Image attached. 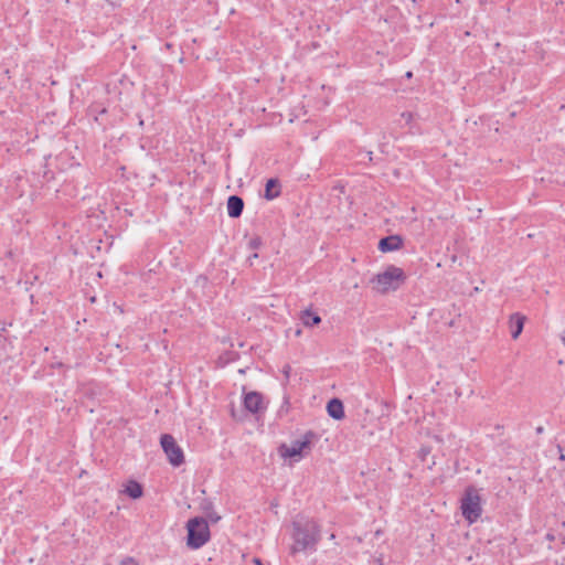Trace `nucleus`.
I'll list each match as a JSON object with an SVG mask.
<instances>
[{"mask_svg":"<svg viewBox=\"0 0 565 565\" xmlns=\"http://www.w3.org/2000/svg\"><path fill=\"white\" fill-rule=\"evenodd\" d=\"M291 526L294 544L290 547V554L315 553L321 541V525L318 521L312 518L300 516L292 521Z\"/></svg>","mask_w":565,"mask_h":565,"instance_id":"1","label":"nucleus"},{"mask_svg":"<svg viewBox=\"0 0 565 565\" xmlns=\"http://www.w3.org/2000/svg\"><path fill=\"white\" fill-rule=\"evenodd\" d=\"M406 274L399 267L387 266L383 271L376 274L372 279V288L380 294L395 291L406 281Z\"/></svg>","mask_w":565,"mask_h":565,"instance_id":"2","label":"nucleus"},{"mask_svg":"<svg viewBox=\"0 0 565 565\" xmlns=\"http://www.w3.org/2000/svg\"><path fill=\"white\" fill-rule=\"evenodd\" d=\"M460 510L463 519L472 524L478 521L482 514V499L478 489L473 484L466 487L460 499Z\"/></svg>","mask_w":565,"mask_h":565,"instance_id":"3","label":"nucleus"},{"mask_svg":"<svg viewBox=\"0 0 565 565\" xmlns=\"http://www.w3.org/2000/svg\"><path fill=\"white\" fill-rule=\"evenodd\" d=\"M186 546L199 550L211 539L209 523L203 516H194L186 522Z\"/></svg>","mask_w":565,"mask_h":565,"instance_id":"4","label":"nucleus"},{"mask_svg":"<svg viewBox=\"0 0 565 565\" xmlns=\"http://www.w3.org/2000/svg\"><path fill=\"white\" fill-rule=\"evenodd\" d=\"M315 439H318V435L312 430H308L303 434V436L300 439L291 441L290 446H288L287 444H281L277 449L278 454L280 457L285 459H301L311 449Z\"/></svg>","mask_w":565,"mask_h":565,"instance_id":"5","label":"nucleus"},{"mask_svg":"<svg viewBox=\"0 0 565 565\" xmlns=\"http://www.w3.org/2000/svg\"><path fill=\"white\" fill-rule=\"evenodd\" d=\"M160 445L171 466L180 467L184 463V452L172 435L162 434L160 437Z\"/></svg>","mask_w":565,"mask_h":565,"instance_id":"6","label":"nucleus"},{"mask_svg":"<svg viewBox=\"0 0 565 565\" xmlns=\"http://www.w3.org/2000/svg\"><path fill=\"white\" fill-rule=\"evenodd\" d=\"M243 405L244 408L252 414H258L266 409L263 394L256 391L244 393Z\"/></svg>","mask_w":565,"mask_h":565,"instance_id":"7","label":"nucleus"},{"mask_svg":"<svg viewBox=\"0 0 565 565\" xmlns=\"http://www.w3.org/2000/svg\"><path fill=\"white\" fill-rule=\"evenodd\" d=\"M244 200L236 195H230L226 203L227 215L231 218H238L244 211Z\"/></svg>","mask_w":565,"mask_h":565,"instance_id":"8","label":"nucleus"},{"mask_svg":"<svg viewBox=\"0 0 565 565\" xmlns=\"http://www.w3.org/2000/svg\"><path fill=\"white\" fill-rule=\"evenodd\" d=\"M326 409L328 415L335 420H342L345 417L344 404L338 397L329 399Z\"/></svg>","mask_w":565,"mask_h":565,"instance_id":"9","label":"nucleus"},{"mask_svg":"<svg viewBox=\"0 0 565 565\" xmlns=\"http://www.w3.org/2000/svg\"><path fill=\"white\" fill-rule=\"evenodd\" d=\"M525 316L520 312H514L510 316L509 322L511 327V337L512 339H518L523 331L525 323Z\"/></svg>","mask_w":565,"mask_h":565,"instance_id":"10","label":"nucleus"},{"mask_svg":"<svg viewBox=\"0 0 565 565\" xmlns=\"http://www.w3.org/2000/svg\"><path fill=\"white\" fill-rule=\"evenodd\" d=\"M280 182L276 178L268 179L265 184L264 198L268 201L278 198L281 193Z\"/></svg>","mask_w":565,"mask_h":565,"instance_id":"11","label":"nucleus"},{"mask_svg":"<svg viewBox=\"0 0 565 565\" xmlns=\"http://www.w3.org/2000/svg\"><path fill=\"white\" fill-rule=\"evenodd\" d=\"M124 492L132 500L140 499L143 495V487L140 482L136 480H129L126 486Z\"/></svg>","mask_w":565,"mask_h":565,"instance_id":"12","label":"nucleus"},{"mask_svg":"<svg viewBox=\"0 0 565 565\" xmlns=\"http://www.w3.org/2000/svg\"><path fill=\"white\" fill-rule=\"evenodd\" d=\"M300 319L305 327H310V328L318 326L321 322V317L317 312H315L310 309L303 310Z\"/></svg>","mask_w":565,"mask_h":565,"instance_id":"13","label":"nucleus"},{"mask_svg":"<svg viewBox=\"0 0 565 565\" xmlns=\"http://www.w3.org/2000/svg\"><path fill=\"white\" fill-rule=\"evenodd\" d=\"M403 238L399 235H390L382 237L377 242V247H402Z\"/></svg>","mask_w":565,"mask_h":565,"instance_id":"14","label":"nucleus"},{"mask_svg":"<svg viewBox=\"0 0 565 565\" xmlns=\"http://www.w3.org/2000/svg\"><path fill=\"white\" fill-rule=\"evenodd\" d=\"M200 509L205 513H210L213 509H214V505H213V502L209 499H204L201 504H200Z\"/></svg>","mask_w":565,"mask_h":565,"instance_id":"15","label":"nucleus"},{"mask_svg":"<svg viewBox=\"0 0 565 565\" xmlns=\"http://www.w3.org/2000/svg\"><path fill=\"white\" fill-rule=\"evenodd\" d=\"M431 451V447L429 446H422L417 452V457L422 460V461H425L427 456L430 454Z\"/></svg>","mask_w":565,"mask_h":565,"instance_id":"16","label":"nucleus"},{"mask_svg":"<svg viewBox=\"0 0 565 565\" xmlns=\"http://www.w3.org/2000/svg\"><path fill=\"white\" fill-rule=\"evenodd\" d=\"M120 565H139V564L135 557L126 556L121 559Z\"/></svg>","mask_w":565,"mask_h":565,"instance_id":"17","label":"nucleus"},{"mask_svg":"<svg viewBox=\"0 0 565 565\" xmlns=\"http://www.w3.org/2000/svg\"><path fill=\"white\" fill-rule=\"evenodd\" d=\"M206 516L212 523H216L221 520V516L214 511V509L207 513Z\"/></svg>","mask_w":565,"mask_h":565,"instance_id":"18","label":"nucleus"},{"mask_svg":"<svg viewBox=\"0 0 565 565\" xmlns=\"http://www.w3.org/2000/svg\"><path fill=\"white\" fill-rule=\"evenodd\" d=\"M260 244H262L260 238L255 237L249 241L248 247H259Z\"/></svg>","mask_w":565,"mask_h":565,"instance_id":"19","label":"nucleus"},{"mask_svg":"<svg viewBox=\"0 0 565 565\" xmlns=\"http://www.w3.org/2000/svg\"><path fill=\"white\" fill-rule=\"evenodd\" d=\"M402 118H404L406 122H411L414 118V115L411 111H404L402 113Z\"/></svg>","mask_w":565,"mask_h":565,"instance_id":"20","label":"nucleus"},{"mask_svg":"<svg viewBox=\"0 0 565 565\" xmlns=\"http://www.w3.org/2000/svg\"><path fill=\"white\" fill-rule=\"evenodd\" d=\"M290 372H291V367H290V365H288V364H287V365H285V366H284V369H282V373H284V375L286 376V379H287V380H288V379H289V376H290Z\"/></svg>","mask_w":565,"mask_h":565,"instance_id":"21","label":"nucleus"},{"mask_svg":"<svg viewBox=\"0 0 565 565\" xmlns=\"http://www.w3.org/2000/svg\"><path fill=\"white\" fill-rule=\"evenodd\" d=\"M255 258H258V254L257 253H254L253 255L247 256V262L249 263L250 266L254 265L253 259H255Z\"/></svg>","mask_w":565,"mask_h":565,"instance_id":"22","label":"nucleus"},{"mask_svg":"<svg viewBox=\"0 0 565 565\" xmlns=\"http://www.w3.org/2000/svg\"><path fill=\"white\" fill-rule=\"evenodd\" d=\"M545 539L550 542L555 540V535L551 532L546 533Z\"/></svg>","mask_w":565,"mask_h":565,"instance_id":"23","label":"nucleus"},{"mask_svg":"<svg viewBox=\"0 0 565 565\" xmlns=\"http://www.w3.org/2000/svg\"><path fill=\"white\" fill-rule=\"evenodd\" d=\"M366 157H367V160L371 162L373 160V152L372 151H367L366 152Z\"/></svg>","mask_w":565,"mask_h":565,"instance_id":"24","label":"nucleus"},{"mask_svg":"<svg viewBox=\"0 0 565 565\" xmlns=\"http://www.w3.org/2000/svg\"><path fill=\"white\" fill-rule=\"evenodd\" d=\"M311 47H312L313 50H317L318 47H320V44H319L318 42H312V43H311Z\"/></svg>","mask_w":565,"mask_h":565,"instance_id":"25","label":"nucleus"},{"mask_svg":"<svg viewBox=\"0 0 565 565\" xmlns=\"http://www.w3.org/2000/svg\"><path fill=\"white\" fill-rule=\"evenodd\" d=\"M231 415H232L233 418H236V413H235L234 405H232Z\"/></svg>","mask_w":565,"mask_h":565,"instance_id":"26","label":"nucleus"},{"mask_svg":"<svg viewBox=\"0 0 565 565\" xmlns=\"http://www.w3.org/2000/svg\"><path fill=\"white\" fill-rule=\"evenodd\" d=\"M254 563H255L256 565H264V564L262 563V561H260L259 558H257V557H255V558H254Z\"/></svg>","mask_w":565,"mask_h":565,"instance_id":"27","label":"nucleus"},{"mask_svg":"<svg viewBox=\"0 0 565 565\" xmlns=\"http://www.w3.org/2000/svg\"><path fill=\"white\" fill-rule=\"evenodd\" d=\"M405 76H406L407 78H412V76H413V72H411V71L406 72Z\"/></svg>","mask_w":565,"mask_h":565,"instance_id":"28","label":"nucleus"},{"mask_svg":"<svg viewBox=\"0 0 565 565\" xmlns=\"http://www.w3.org/2000/svg\"><path fill=\"white\" fill-rule=\"evenodd\" d=\"M543 430H544V428H543L542 426H540V427H537V428H536V433H537V434H542V433H543Z\"/></svg>","mask_w":565,"mask_h":565,"instance_id":"29","label":"nucleus"},{"mask_svg":"<svg viewBox=\"0 0 565 565\" xmlns=\"http://www.w3.org/2000/svg\"><path fill=\"white\" fill-rule=\"evenodd\" d=\"M380 250L383 252V253H387V252H392L393 249L383 248V249H380Z\"/></svg>","mask_w":565,"mask_h":565,"instance_id":"30","label":"nucleus"},{"mask_svg":"<svg viewBox=\"0 0 565 565\" xmlns=\"http://www.w3.org/2000/svg\"><path fill=\"white\" fill-rule=\"evenodd\" d=\"M450 258H451L452 262H456V255L455 254L450 255Z\"/></svg>","mask_w":565,"mask_h":565,"instance_id":"31","label":"nucleus"},{"mask_svg":"<svg viewBox=\"0 0 565 565\" xmlns=\"http://www.w3.org/2000/svg\"><path fill=\"white\" fill-rule=\"evenodd\" d=\"M113 244H114V241H111V242L107 243V247H111V246H113Z\"/></svg>","mask_w":565,"mask_h":565,"instance_id":"32","label":"nucleus"},{"mask_svg":"<svg viewBox=\"0 0 565 565\" xmlns=\"http://www.w3.org/2000/svg\"><path fill=\"white\" fill-rule=\"evenodd\" d=\"M8 256H9V257H12V256H13V254H12V250H11V249H9V252H8Z\"/></svg>","mask_w":565,"mask_h":565,"instance_id":"33","label":"nucleus"},{"mask_svg":"<svg viewBox=\"0 0 565 565\" xmlns=\"http://www.w3.org/2000/svg\"><path fill=\"white\" fill-rule=\"evenodd\" d=\"M562 460L565 459V456L563 454H561V457H559Z\"/></svg>","mask_w":565,"mask_h":565,"instance_id":"34","label":"nucleus"},{"mask_svg":"<svg viewBox=\"0 0 565 565\" xmlns=\"http://www.w3.org/2000/svg\"><path fill=\"white\" fill-rule=\"evenodd\" d=\"M334 537H335V535L332 533V534L330 535V539H331V540H333Z\"/></svg>","mask_w":565,"mask_h":565,"instance_id":"35","label":"nucleus"}]
</instances>
